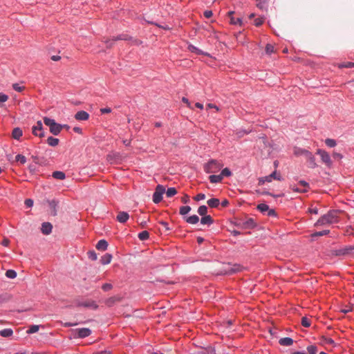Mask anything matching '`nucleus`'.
Wrapping results in <instances>:
<instances>
[{"mask_svg": "<svg viewBox=\"0 0 354 354\" xmlns=\"http://www.w3.org/2000/svg\"><path fill=\"white\" fill-rule=\"evenodd\" d=\"M338 213L339 212L337 210H330L327 214L323 215L318 219L315 223V225L319 226L338 223Z\"/></svg>", "mask_w": 354, "mask_h": 354, "instance_id": "nucleus-1", "label": "nucleus"}, {"mask_svg": "<svg viewBox=\"0 0 354 354\" xmlns=\"http://www.w3.org/2000/svg\"><path fill=\"white\" fill-rule=\"evenodd\" d=\"M44 123L49 127L50 132L55 136L59 134L62 129V124L55 122V120L50 118L44 117Z\"/></svg>", "mask_w": 354, "mask_h": 354, "instance_id": "nucleus-2", "label": "nucleus"}, {"mask_svg": "<svg viewBox=\"0 0 354 354\" xmlns=\"http://www.w3.org/2000/svg\"><path fill=\"white\" fill-rule=\"evenodd\" d=\"M223 165L216 160H211L204 165V171L208 174H213L218 171Z\"/></svg>", "mask_w": 354, "mask_h": 354, "instance_id": "nucleus-3", "label": "nucleus"}, {"mask_svg": "<svg viewBox=\"0 0 354 354\" xmlns=\"http://www.w3.org/2000/svg\"><path fill=\"white\" fill-rule=\"evenodd\" d=\"M165 192V187L162 185H158L153 194V202L159 203L162 200V195Z\"/></svg>", "mask_w": 354, "mask_h": 354, "instance_id": "nucleus-4", "label": "nucleus"}, {"mask_svg": "<svg viewBox=\"0 0 354 354\" xmlns=\"http://www.w3.org/2000/svg\"><path fill=\"white\" fill-rule=\"evenodd\" d=\"M317 154L320 156L322 161L324 163L327 167H330L332 165V160L330 159V156L328 152L322 149H318L317 151Z\"/></svg>", "mask_w": 354, "mask_h": 354, "instance_id": "nucleus-5", "label": "nucleus"}, {"mask_svg": "<svg viewBox=\"0 0 354 354\" xmlns=\"http://www.w3.org/2000/svg\"><path fill=\"white\" fill-rule=\"evenodd\" d=\"M32 133L35 136L42 138L44 136L43 124L41 121H37L36 124L32 128Z\"/></svg>", "mask_w": 354, "mask_h": 354, "instance_id": "nucleus-6", "label": "nucleus"}, {"mask_svg": "<svg viewBox=\"0 0 354 354\" xmlns=\"http://www.w3.org/2000/svg\"><path fill=\"white\" fill-rule=\"evenodd\" d=\"M353 250H354V247L345 246L344 248L333 250L332 251V254L335 256H345L348 254Z\"/></svg>", "mask_w": 354, "mask_h": 354, "instance_id": "nucleus-7", "label": "nucleus"}, {"mask_svg": "<svg viewBox=\"0 0 354 354\" xmlns=\"http://www.w3.org/2000/svg\"><path fill=\"white\" fill-rule=\"evenodd\" d=\"M305 158L306 159L308 165L310 168H315L317 165L315 162V158L314 155L310 152L308 151L306 153V155L305 156Z\"/></svg>", "mask_w": 354, "mask_h": 354, "instance_id": "nucleus-8", "label": "nucleus"}, {"mask_svg": "<svg viewBox=\"0 0 354 354\" xmlns=\"http://www.w3.org/2000/svg\"><path fill=\"white\" fill-rule=\"evenodd\" d=\"M77 305H78V306H83V307H86V308H93V309H97V307H98V306L95 303V301H94L93 300H88V301H84L79 302Z\"/></svg>", "mask_w": 354, "mask_h": 354, "instance_id": "nucleus-9", "label": "nucleus"}, {"mask_svg": "<svg viewBox=\"0 0 354 354\" xmlns=\"http://www.w3.org/2000/svg\"><path fill=\"white\" fill-rule=\"evenodd\" d=\"M234 12V11H230L228 12V16L230 19V24L233 25H239L240 26H242V19L241 17H234L233 16Z\"/></svg>", "mask_w": 354, "mask_h": 354, "instance_id": "nucleus-10", "label": "nucleus"}, {"mask_svg": "<svg viewBox=\"0 0 354 354\" xmlns=\"http://www.w3.org/2000/svg\"><path fill=\"white\" fill-rule=\"evenodd\" d=\"M75 118L79 121H85L89 118V114L85 111H80L75 113Z\"/></svg>", "mask_w": 354, "mask_h": 354, "instance_id": "nucleus-11", "label": "nucleus"}, {"mask_svg": "<svg viewBox=\"0 0 354 354\" xmlns=\"http://www.w3.org/2000/svg\"><path fill=\"white\" fill-rule=\"evenodd\" d=\"M77 335L80 338H84L91 334V330L87 328H82L77 329Z\"/></svg>", "mask_w": 354, "mask_h": 354, "instance_id": "nucleus-12", "label": "nucleus"}, {"mask_svg": "<svg viewBox=\"0 0 354 354\" xmlns=\"http://www.w3.org/2000/svg\"><path fill=\"white\" fill-rule=\"evenodd\" d=\"M129 218V215L126 212H120L116 217L117 221L121 223H126Z\"/></svg>", "mask_w": 354, "mask_h": 354, "instance_id": "nucleus-13", "label": "nucleus"}, {"mask_svg": "<svg viewBox=\"0 0 354 354\" xmlns=\"http://www.w3.org/2000/svg\"><path fill=\"white\" fill-rule=\"evenodd\" d=\"M52 229H53V225H51V223H50L48 222L43 223L41 225V230L44 234L48 235V234H50L52 232Z\"/></svg>", "mask_w": 354, "mask_h": 354, "instance_id": "nucleus-14", "label": "nucleus"}, {"mask_svg": "<svg viewBox=\"0 0 354 354\" xmlns=\"http://www.w3.org/2000/svg\"><path fill=\"white\" fill-rule=\"evenodd\" d=\"M22 135H23V131L21 128L15 127L12 130V137L14 139L19 140L20 139V138L22 136Z\"/></svg>", "mask_w": 354, "mask_h": 354, "instance_id": "nucleus-15", "label": "nucleus"}, {"mask_svg": "<svg viewBox=\"0 0 354 354\" xmlns=\"http://www.w3.org/2000/svg\"><path fill=\"white\" fill-rule=\"evenodd\" d=\"M95 247H96V249L98 250L105 251L107 249L108 243L106 240L102 239L97 242Z\"/></svg>", "mask_w": 354, "mask_h": 354, "instance_id": "nucleus-16", "label": "nucleus"}, {"mask_svg": "<svg viewBox=\"0 0 354 354\" xmlns=\"http://www.w3.org/2000/svg\"><path fill=\"white\" fill-rule=\"evenodd\" d=\"M279 343L281 346H289L293 344V339L290 337H283L279 339Z\"/></svg>", "mask_w": 354, "mask_h": 354, "instance_id": "nucleus-17", "label": "nucleus"}, {"mask_svg": "<svg viewBox=\"0 0 354 354\" xmlns=\"http://www.w3.org/2000/svg\"><path fill=\"white\" fill-rule=\"evenodd\" d=\"M309 151L300 148V147H295L293 150V153L297 156H304V157Z\"/></svg>", "mask_w": 354, "mask_h": 354, "instance_id": "nucleus-18", "label": "nucleus"}, {"mask_svg": "<svg viewBox=\"0 0 354 354\" xmlns=\"http://www.w3.org/2000/svg\"><path fill=\"white\" fill-rule=\"evenodd\" d=\"M201 223L203 225H211L213 223V219L209 215L202 216Z\"/></svg>", "mask_w": 354, "mask_h": 354, "instance_id": "nucleus-19", "label": "nucleus"}, {"mask_svg": "<svg viewBox=\"0 0 354 354\" xmlns=\"http://www.w3.org/2000/svg\"><path fill=\"white\" fill-rule=\"evenodd\" d=\"M13 335V330L11 328H4L0 330V335L3 337H10Z\"/></svg>", "mask_w": 354, "mask_h": 354, "instance_id": "nucleus-20", "label": "nucleus"}, {"mask_svg": "<svg viewBox=\"0 0 354 354\" xmlns=\"http://www.w3.org/2000/svg\"><path fill=\"white\" fill-rule=\"evenodd\" d=\"M188 50L192 53H196V55H207V53H203L201 50L192 44H189L188 46Z\"/></svg>", "mask_w": 354, "mask_h": 354, "instance_id": "nucleus-21", "label": "nucleus"}, {"mask_svg": "<svg viewBox=\"0 0 354 354\" xmlns=\"http://www.w3.org/2000/svg\"><path fill=\"white\" fill-rule=\"evenodd\" d=\"M207 204L210 207L216 208L219 205L220 201L218 198H213L207 201Z\"/></svg>", "mask_w": 354, "mask_h": 354, "instance_id": "nucleus-22", "label": "nucleus"}, {"mask_svg": "<svg viewBox=\"0 0 354 354\" xmlns=\"http://www.w3.org/2000/svg\"><path fill=\"white\" fill-rule=\"evenodd\" d=\"M59 142V140L58 138H54L52 136L48 137L47 139L48 145L51 147H56L57 145H58Z\"/></svg>", "mask_w": 354, "mask_h": 354, "instance_id": "nucleus-23", "label": "nucleus"}, {"mask_svg": "<svg viewBox=\"0 0 354 354\" xmlns=\"http://www.w3.org/2000/svg\"><path fill=\"white\" fill-rule=\"evenodd\" d=\"M52 176L58 180H64L66 178V175L63 171H56L53 172Z\"/></svg>", "mask_w": 354, "mask_h": 354, "instance_id": "nucleus-24", "label": "nucleus"}, {"mask_svg": "<svg viewBox=\"0 0 354 354\" xmlns=\"http://www.w3.org/2000/svg\"><path fill=\"white\" fill-rule=\"evenodd\" d=\"M209 180L210 183H218L221 182V180L223 179H222V176L219 174V175L209 176Z\"/></svg>", "mask_w": 354, "mask_h": 354, "instance_id": "nucleus-25", "label": "nucleus"}, {"mask_svg": "<svg viewBox=\"0 0 354 354\" xmlns=\"http://www.w3.org/2000/svg\"><path fill=\"white\" fill-rule=\"evenodd\" d=\"M186 221L189 224H196L199 221V218L197 215H192L187 217Z\"/></svg>", "mask_w": 354, "mask_h": 354, "instance_id": "nucleus-26", "label": "nucleus"}, {"mask_svg": "<svg viewBox=\"0 0 354 354\" xmlns=\"http://www.w3.org/2000/svg\"><path fill=\"white\" fill-rule=\"evenodd\" d=\"M291 189L295 192L298 193H306L307 192V188H303L301 186L297 185H291Z\"/></svg>", "mask_w": 354, "mask_h": 354, "instance_id": "nucleus-27", "label": "nucleus"}, {"mask_svg": "<svg viewBox=\"0 0 354 354\" xmlns=\"http://www.w3.org/2000/svg\"><path fill=\"white\" fill-rule=\"evenodd\" d=\"M111 259H112L111 254H106L105 255H104L102 257L100 261L103 265H106L111 262Z\"/></svg>", "mask_w": 354, "mask_h": 354, "instance_id": "nucleus-28", "label": "nucleus"}, {"mask_svg": "<svg viewBox=\"0 0 354 354\" xmlns=\"http://www.w3.org/2000/svg\"><path fill=\"white\" fill-rule=\"evenodd\" d=\"M272 176H264V177H261L259 179V185H263L266 182H268V183H270L272 180Z\"/></svg>", "mask_w": 354, "mask_h": 354, "instance_id": "nucleus-29", "label": "nucleus"}, {"mask_svg": "<svg viewBox=\"0 0 354 354\" xmlns=\"http://www.w3.org/2000/svg\"><path fill=\"white\" fill-rule=\"evenodd\" d=\"M257 209L261 213H266L269 210V206L266 203H260L257 205Z\"/></svg>", "mask_w": 354, "mask_h": 354, "instance_id": "nucleus-30", "label": "nucleus"}, {"mask_svg": "<svg viewBox=\"0 0 354 354\" xmlns=\"http://www.w3.org/2000/svg\"><path fill=\"white\" fill-rule=\"evenodd\" d=\"M131 37L127 34H121L111 39L113 41L118 40H129Z\"/></svg>", "mask_w": 354, "mask_h": 354, "instance_id": "nucleus-31", "label": "nucleus"}, {"mask_svg": "<svg viewBox=\"0 0 354 354\" xmlns=\"http://www.w3.org/2000/svg\"><path fill=\"white\" fill-rule=\"evenodd\" d=\"M165 193H166V195L168 198H170L176 194L177 190L175 187H169L167 189V191L165 190Z\"/></svg>", "mask_w": 354, "mask_h": 354, "instance_id": "nucleus-32", "label": "nucleus"}, {"mask_svg": "<svg viewBox=\"0 0 354 354\" xmlns=\"http://www.w3.org/2000/svg\"><path fill=\"white\" fill-rule=\"evenodd\" d=\"M138 238L141 241L147 240L149 238V233L147 231H142L138 234Z\"/></svg>", "mask_w": 354, "mask_h": 354, "instance_id": "nucleus-33", "label": "nucleus"}, {"mask_svg": "<svg viewBox=\"0 0 354 354\" xmlns=\"http://www.w3.org/2000/svg\"><path fill=\"white\" fill-rule=\"evenodd\" d=\"M15 160L21 165H24L26 162V158L24 155L18 154L15 156Z\"/></svg>", "mask_w": 354, "mask_h": 354, "instance_id": "nucleus-34", "label": "nucleus"}, {"mask_svg": "<svg viewBox=\"0 0 354 354\" xmlns=\"http://www.w3.org/2000/svg\"><path fill=\"white\" fill-rule=\"evenodd\" d=\"M191 211V207L188 205L182 206L180 208L179 212L181 215H185Z\"/></svg>", "mask_w": 354, "mask_h": 354, "instance_id": "nucleus-35", "label": "nucleus"}, {"mask_svg": "<svg viewBox=\"0 0 354 354\" xmlns=\"http://www.w3.org/2000/svg\"><path fill=\"white\" fill-rule=\"evenodd\" d=\"M39 329V326L38 325H31L29 328L27 330L26 333L28 334H32L37 333Z\"/></svg>", "mask_w": 354, "mask_h": 354, "instance_id": "nucleus-36", "label": "nucleus"}, {"mask_svg": "<svg viewBox=\"0 0 354 354\" xmlns=\"http://www.w3.org/2000/svg\"><path fill=\"white\" fill-rule=\"evenodd\" d=\"M6 276L9 279H15L17 277V272L14 270H8L6 272Z\"/></svg>", "mask_w": 354, "mask_h": 354, "instance_id": "nucleus-37", "label": "nucleus"}, {"mask_svg": "<svg viewBox=\"0 0 354 354\" xmlns=\"http://www.w3.org/2000/svg\"><path fill=\"white\" fill-rule=\"evenodd\" d=\"M265 50H266V54L271 55L272 53H273L274 52V47L273 45H272L270 44H268L266 46Z\"/></svg>", "mask_w": 354, "mask_h": 354, "instance_id": "nucleus-38", "label": "nucleus"}, {"mask_svg": "<svg viewBox=\"0 0 354 354\" xmlns=\"http://www.w3.org/2000/svg\"><path fill=\"white\" fill-rule=\"evenodd\" d=\"M301 325L306 328H308L310 326V320L308 318H307L306 317H303L301 318Z\"/></svg>", "mask_w": 354, "mask_h": 354, "instance_id": "nucleus-39", "label": "nucleus"}, {"mask_svg": "<svg viewBox=\"0 0 354 354\" xmlns=\"http://www.w3.org/2000/svg\"><path fill=\"white\" fill-rule=\"evenodd\" d=\"M207 212V207L205 205H201L198 209V213L201 216L206 215Z\"/></svg>", "mask_w": 354, "mask_h": 354, "instance_id": "nucleus-40", "label": "nucleus"}, {"mask_svg": "<svg viewBox=\"0 0 354 354\" xmlns=\"http://www.w3.org/2000/svg\"><path fill=\"white\" fill-rule=\"evenodd\" d=\"M329 232H330V231L328 230H322V231H320V232H315L314 234H312V236L313 237L322 236H324V235L328 234Z\"/></svg>", "mask_w": 354, "mask_h": 354, "instance_id": "nucleus-41", "label": "nucleus"}, {"mask_svg": "<svg viewBox=\"0 0 354 354\" xmlns=\"http://www.w3.org/2000/svg\"><path fill=\"white\" fill-rule=\"evenodd\" d=\"M326 145L329 147H334L336 146V141L333 139L327 138L325 140Z\"/></svg>", "mask_w": 354, "mask_h": 354, "instance_id": "nucleus-42", "label": "nucleus"}, {"mask_svg": "<svg viewBox=\"0 0 354 354\" xmlns=\"http://www.w3.org/2000/svg\"><path fill=\"white\" fill-rule=\"evenodd\" d=\"M307 351L309 354H317V347L315 345H310L307 347Z\"/></svg>", "mask_w": 354, "mask_h": 354, "instance_id": "nucleus-43", "label": "nucleus"}, {"mask_svg": "<svg viewBox=\"0 0 354 354\" xmlns=\"http://www.w3.org/2000/svg\"><path fill=\"white\" fill-rule=\"evenodd\" d=\"M220 175L222 176V178L224 177V176H227V177H229L232 175V172L231 171L228 169V168H224L222 171H221V173L220 174Z\"/></svg>", "mask_w": 354, "mask_h": 354, "instance_id": "nucleus-44", "label": "nucleus"}, {"mask_svg": "<svg viewBox=\"0 0 354 354\" xmlns=\"http://www.w3.org/2000/svg\"><path fill=\"white\" fill-rule=\"evenodd\" d=\"M117 301V299L116 297H110L106 301H105V304L106 305H107L108 306H113Z\"/></svg>", "mask_w": 354, "mask_h": 354, "instance_id": "nucleus-45", "label": "nucleus"}, {"mask_svg": "<svg viewBox=\"0 0 354 354\" xmlns=\"http://www.w3.org/2000/svg\"><path fill=\"white\" fill-rule=\"evenodd\" d=\"M12 88L15 91H17V92H21L24 90V86H20L19 84L17 83H15V84H13L12 85Z\"/></svg>", "mask_w": 354, "mask_h": 354, "instance_id": "nucleus-46", "label": "nucleus"}, {"mask_svg": "<svg viewBox=\"0 0 354 354\" xmlns=\"http://www.w3.org/2000/svg\"><path fill=\"white\" fill-rule=\"evenodd\" d=\"M112 288H113V286H112V284L109 283H106L103 284V285H102V289L104 291H105V292L109 291V290H111Z\"/></svg>", "mask_w": 354, "mask_h": 354, "instance_id": "nucleus-47", "label": "nucleus"}, {"mask_svg": "<svg viewBox=\"0 0 354 354\" xmlns=\"http://www.w3.org/2000/svg\"><path fill=\"white\" fill-rule=\"evenodd\" d=\"M88 256L92 261H95L97 259V254L94 251H89L88 252Z\"/></svg>", "mask_w": 354, "mask_h": 354, "instance_id": "nucleus-48", "label": "nucleus"}, {"mask_svg": "<svg viewBox=\"0 0 354 354\" xmlns=\"http://www.w3.org/2000/svg\"><path fill=\"white\" fill-rule=\"evenodd\" d=\"M263 21H264L263 18H262V17L257 18L254 19V25L256 26H260L261 25L263 24Z\"/></svg>", "mask_w": 354, "mask_h": 354, "instance_id": "nucleus-49", "label": "nucleus"}, {"mask_svg": "<svg viewBox=\"0 0 354 354\" xmlns=\"http://www.w3.org/2000/svg\"><path fill=\"white\" fill-rule=\"evenodd\" d=\"M298 185L302 187L303 188H307V192L309 189V184L304 180H300L298 183Z\"/></svg>", "mask_w": 354, "mask_h": 354, "instance_id": "nucleus-50", "label": "nucleus"}, {"mask_svg": "<svg viewBox=\"0 0 354 354\" xmlns=\"http://www.w3.org/2000/svg\"><path fill=\"white\" fill-rule=\"evenodd\" d=\"M270 176H272V178L274 180H281L282 179L281 175L277 174L276 171H273Z\"/></svg>", "mask_w": 354, "mask_h": 354, "instance_id": "nucleus-51", "label": "nucleus"}, {"mask_svg": "<svg viewBox=\"0 0 354 354\" xmlns=\"http://www.w3.org/2000/svg\"><path fill=\"white\" fill-rule=\"evenodd\" d=\"M205 198V195L203 193H200V194H197L194 198V199L196 201H202V200H204Z\"/></svg>", "mask_w": 354, "mask_h": 354, "instance_id": "nucleus-52", "label": "nucleus"}, {"mask_svg": "<svg viewBox=\"0 0 354 354\" xmlns=\"http://www.w3.org/2000/svg\"><path fill=\"white\" fill-rule=\"evenodd\" d=\"M24 203L27 207H31L33 205V201L30 198H27L25 200Z\"/></svg>", "mask_w": 354, "mask_h": 354, "instance_id": "nucleus-53", "label": "nucleus"}, {"mask_svg": "<svg viewBox=\"0 0 354 354\" xmlns=\"http://www.w3.org/2000/svg\"><path fill=\"white\" fill-rule=\"evenodd\" d=\"M347 85L350 92L354 93V80L349 82Z\"/></svg>", "mask_w": 354, "mask_h": 354, "instance_id": "nucleus-54", "label": "nucleus"}, {"mask_svg": "<svg viewBox=\"0 0 354 354\" xmlns=\"http://www.w3.org/2000/svg\"><path fill=\"white\" fill-rule=\"evenodd\" d=\"M341 67L353 68L354 67V62H348L341 65Z\"/></svg>", "mask_w": 354, "mask_h": 354, "instance_id": "nucleus-55", "label": "nucleus"}, {"mask_svg": "<svg viewBox=\"0 0 354 354\" xmlns=\"http://www.w3.org/2000/svg\"><path fill=\"white\" fill-rule=\"evenodd\" d=\"M207 109H214L216 111H219L220 109L214 104L209 103L207 105Z\"/></svg>", "mask_w": 354, "mask_h": 354, "instance_id": "nucleus-56", "label": "nucleus"}, {"mask_svg": "<svg viewBox=\"0 0 354 354\" xmlns=\"http://www.w3.org/2000/svg\"><path fill=\"white\" fill-rule=\"evenodd\" d=\"M181 201L185 204L188 203L189 202V196L187 194H185L181 198Z\"/></svg>", "mask_w": 354, "mask_h": 354, "instance_id": "nucleus-57", "label": "nucleus"}, {"mask_svg": "<svg viewBox=\"0 0 354 354\" xmlns=\"http://www.w3.org/2000/svg\"><path fill=\"white\" fill-rule=\"evenodd\" d=\"M267 215L269 216H276L277 213L274 211V209L269 208V210H268V212H267Z\"/></svg>", "mask_w": 354, "mask_h": 354, "instance_id": "nucleus-58", "label": "nucleus"}, {"mask_svg": "<svg viewBox=\"0 0 354 354\" xmlns=\"http://www.w3.org/2000/svg\"><path fill=\"white\" fill-rule=\"evenodd\" d=\"M100 112L102 114L109 113L111 112V108H109V107L102 108V109H100Z\"/></svg>", "mask_w": 354, "mask_h": 354, "instance_id": "nucleus-59", "label": "nucleus"}, {"mask_svg": "<svg viewBox=\"0 0 354 354\" xmlns=\"http://www.w3.org/2000/svg\"><path fill=\"white\" fill-rule=\"evenodd\" d=\"M1 244L5 247H8L10 244V240L8 238H4L1 241Z\"/></svg>", "mask_w": 354, "mask_h": 354, "instance_id": "nucleus-60", "label": "nucleus"}, {"mask_svg": "<svg viewBox=\"0 0 354 354\" xmlns=\"http://www.w3.org/2000/svg\"><path fill=\"white\" fill-rule=\"evenodd\" d=\"M182 101L185 103L187 104V106L189 108V109H192V106H191V103L189 102V100L185 97H183L182 98Z\"/></svg>", "mask_w": 354, "mask_h": 354, "instance_id": "nucleus-61", "label": "nucleus"}, {"mask_svg": "<svg viewBox=\"0 0 354 354\" xmlns=\"http://www.w3.org/2000/svg\"><path fill=\"white\" fill-rule=\"evenodd\" d=\"M333 157L335 158V159H342L343 156L339 153H337V152H334L333 153Z\"/></svg>", "mask_w": 354, "mask_h": 354, "instance_id": "nucleus-62", "label": "nucleus"}, {"mask_svg": "<svg viewBox=\"0 0 354 354\" xmlns=\"http://www.w3.org/2000/svg\"><path fill=\"white\" fill-rule=\"evenodd\" d=\"M159 223L161 225H162L165 228L166 230H170L169 227V224L167 222L161 221L159 222Z\"/></svg>", "mask_w": 354, "mask_h": 354, "instance_id": "nucleus-63", "label": "nucleus"}, {"mask_svg": "<svg viewBox=\"0 0 354 354\" xmlns=\"http://www.w3.org/2000/svg\"><path fill=\"white\" fill-rule=\"evenodd\" d=\"M204 16L207 19H209V18H210L212 16V12L211 10H205L204 12Z\"/></svg>", "mask_w": 354, "mask_h": 354, "instance_id": "nucleus-64", "label": "nucleus"}]
</instances>
